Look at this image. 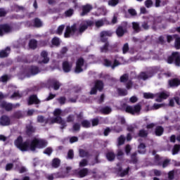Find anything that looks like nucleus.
I'll return each mask as SVG.
<instances>
[{"label":"nucleus","mask_w":180,"mask_h":180,"mask_svg":"<svg viewBox=\"0 0 180 180\" xmlns=\"http://www.w3.org/2000/svg\"><path fill=\"white\" fill-rule=\"evenodd\" d=\"M47 144V141L44 139L34 138L30 144L28 142L23 143V151H36V148H44Z\"/></svg>","instance_id":"nucleus-1"},{"label":"nucleus","mask_w":180,"mask_h":180,"mask_svg":"<svg viewBox=\"0 0 180 180\" xmlns=\"http://www.w3.org/2000/svg\"><path fill=\"white\" fill-rule=\"evenodd\" d=\"M113 32L110 30H103L100 32V41L104 45L100 48L101 53H108L110 46L108 37H112Z\"/></svg>","instance_id":"nucleus-2"},{"label":"nucleus","mask_w":180,"mask_h":180,"mask_svg":"<svg viewBox=\"0 0 180 180\" xmlns=\"http://www.w3.org/2000/svg\"><path fill=\"white\" fill-rule=\"evenodd\" d=\"M168 64H174L176 67H180V53L179 52H172L171 56L167 57Z\"/></svg>","instance_id":"nucleus-3"},{"label":"nucleus","mask_w":180,"mask_h":180,"mask_svg":"<svg viewBox=\"0 0 180 180\" xmlns=\"http://www.w3.org/2000/svg\"><path fill=\"white\" fill-rule=\"evenodd\" d=\"M39 72H40V68L36 65H31L27 68V71L24 70V77L29 78L30 77L37 75Z\"/></svg>","instance_id":"nucleus-4"},{"label":"nucleus","mask_w":180,"mask_h":180,"mask_svg":"<svg viewBox=\"0 0 180 180\" xmlns=\"http://www.w3.org/2000/svg\"><path fill=\"white\" fill-rule=\"evenodd\" d=\"M77 30H78L77 29L76 23L73 24L71 27L67 26L65 29V32L64 33V37H65L66 39L71 37V34L72 35L75 34Z\"/></svg>","instance_id":"nucleus-5"},{"label":"nucleus","mask_w":180,"mask_h":180,"mask_svg":"<svg viewBox=\"0 0 180 180\" xmlns=\"http://www.w3.org/2000/svg\"><path fill=\"white\" fill-rule=\"evenodd\" d=\"M141 111V105L138 103L134 107L131 105H127L125 108V112L127 113H130L131 115H135V113H139Z\"/></svg>","instance_id":"nucleus-6"},{"label":"nucleus","mask_w":180,"mask_h":180,"mask_svg":"<svg viewBox=\"0 0 180 180\" xmlns=\"http://www.w3.org/2000/svg\"><path fill=\"white\" fill-rule=\"evenodd\" d=\"M126 32H127V22H124L117 27L115 33L117 37H123Z\"/></svg>","instance_id":"nucleus-7"},{"label":"nucleus","mask_w":180,"mask_h":180,"mask_svg":"<svg viewBox=\"0 0 180 180\" xmlns=\"http://www.w3.org/2000/svg\"><path fill=\"white\" fill-rule=\"evenodd\" d=\"M36 130H37V129L33 125V122L32 121L25 125V134L27 137H32L33 134L36 133Z\"/></svg>","instance_id":"nucleus-8"},{"label":"nucleus","mask_w":180,"mask_h":180,"mask_svg":"<svg viewBox=\"0 0 180 180\" xmlns=\"http://www.w3.org/2000/svg\"><path fill=\"white\" fill-rule=\"evenodd\" d=\"M84 64H85V60L84 58L80 57L76 61V66L75 68V72L77 74H79L84 71V69H82V67H84Z\"/></svg>","instance_id":"nucleus-9"},{"label":"nucleus","mask_w":180,"mask_h":180,"mask_svg":"<svg viewBox=\"0 0 180 180\" xmlns=\"http://www.w3.org/2000/svg\"><path fill=\"white\" fill-rule=\"evenodd\" d=\"M120 64L119 60L116 59H115L113 63L108 58L103 60V65H105V67H111L112 70H115Z\"/></svg>","instance_id":"nucleus-10"},{"label":"nucleus","mask_w":180,"mask_h":180,"mask_svg":"<svg viewBox=\"0 0 180 180\" xmlns=\"http://www.w3.org/2000/svg\"><path fill=\"white\" fill-rule=\"evenodd\" d=\"M13 30V27L8 24L0 25V36H4L5 33H11Z\"/></svg>","instance_id":"nucleus-11"},{"label":"nucleus","mask_w":180,"mask_h":180,"mask_svg":"<svg viewBox=\"0 0 180 180\" xmlns=\"http://www.w3.org/2000/svg\"><path fill=\"white\" fill-rule=\"evenodd\" d=\"M41 101L39 99V98H37V95L36 94H32L31 96H30L28 100H27V104L29 105V106L32 105H39L40 104Z\"/></svg>","instance_id":"nucleus-12"},{"label":"nucleus","mask_w":180,"mask_h":180,"mask_svg":"<svg viewBox=\"0 0 180 180\" xmlns=\"http://www.w3.org/2000/svg\"><path fill=\"white\" fill-rule=\"evenodd\" d=\"M169 88H178L180 85V79L179 78H172L168 80Z\"/></svg>","instance_id":"nucleus-13"},{"label":"nucleus","mask_w":180,"mask_h":180,"mask_svg":"<svg viewBox=\"0 0 180 180\" xmlns=\"http://www.w3.org/2000/svg\"><path fill=\"white\" fill-rule=\"evenodd\" d=\"M89 26H94V21L89 20L86 23L81 25L78 30L79 33H84Z\"/></svg>","instance_id":"nucleus-14"},{"label":"nucleus","mask_w":180,"mask_h":180,"mask_svg":"<svg viewBox=\"0 0 180 180\" xmlns=\"http://www.w3.org/2000/svg\"><path fill=\"white\" fill-rule=\"evenodd\" d=\"M41 57L44 59L39 60V64H49L50 58H49V53L46 51H42L41 52Z\"/></svg>","instance_id":"nucleus-15"},{"label":"nucleus","mask_w":180,"mask_h":180,"mask_svg":"<svg viewBox=\"0 0 180 180\" xmlns=\"http://www.w3.org/2000/svg\"><path fill=\"white\" fill-rule=\"evenodd\" d=\"M94 8L92 7V5L91 4H86L84 6H82V13H81V16H86V15H88L89 12L91 11V10Z\"/></svg>","instance_id":"nucleus-16"},{"label":"nucleus","mask_w":180,"mask_h":180,"mask_svg":"<svg viewBox=\"0 0 180 180\" xmlns=\"http://www.w3.org/2000/svg\"><path fill=\"white\" fill-rule=\"evenodd\" d=\"M62 68L65 72H70L72 68V64L70 63L68 60H65L62 63Z\"/></svg>","instance_id":"nucleus-17"},{"label":"nucleus","mask_w":180,"mask_h":180,"mask_svg":"<svg viewBox=\"0 0 180 180\" xmlns=\"http://www.w3.org/2000/svg\"><path fill=\"white\" fill-rule=\"evenodd\" d=\"M89 172V169H88V168H83L76 172V176H77V178H85V176L88 175Z\"/></svg>","instance_id":"nucleus-18"},{"label":"nucleus","mask_w":180,"mask_h":180,"mask_svg":"<svg viewBox=\"0 0 180 180\" xmlns=\"http://www.w3.org/2000/svg\"><path fill=\"white\" fill-rule=\"evenodd\" d=\"M15 146L18 148V150L23 151V137L18 136L15 141Z\"/></svg>","instance_id":"nucleus-19"},{"label":"nucleus","mask_w":180,"mask_h":180,"mask_svg":"<svg viewBox=\"0 0 180 180\" xmlns=\"http://www.w3.org/2000/svg\"><path fill=\"white\" fill-rule=\"evenodd\" d=\"M153 77V73H148L146 72H141L138 75V79H143V81H146V79H148L149 78H151Z\"/></svg>","instance_id":"nucleus-20"},{"label":"nucleus","mask_w":180,"mask_h":180,"mask_svg":"<svg viewBox=\"0 0 180 180\" xmlns=\"http://www.w3.org/2000/svg\"><path fill=\"white\" fill-rule=\"evenodd\" d=\"M33 22V27L35 29H40V27H43V21L39 18H35L32 20Z\"/></svg>","instance_id":"nucleus-21"},{"label":"nucleus","mask_w":180,"mask_h":180,"mask_svg":"<svg viewBox=\"0 0 180 180\" xmlns=\"http://www.w3.org/2000/svg\"><path fill=\"white\" fill-rule=\"evenodd\" d=\"M11 124V120L8 116L4 115L0 118L1 126H9Z\"/></svg>","instance_id":"nucleus-22"},{"label":"nucleus","mask_w":180,"mask_h":180,"mask_svg":"<svg viewBox=\"0 0 180 180\" xmlns=\"http://www.w3.org/2000/svg\"><path fill=\"white\" fill-rule=\"evenodd\" d=\"M71 171V167H67L65 172H61L58 173V178H67V176H70V172Z\"/></svg>","instance_id":"nucleus-23"},{"label":"nucleus","mask_w":180,"mask_h":180,"mask_svg":"<svg viewBox=\"0 0 180 180\" xmlns=\"http://www.w3.org/2000/svg\"><path fill=\"white\" fill-rule=\"evenodd\" d=\"M105 158H107L108 161L112 162L114 160H115L116 154H115V152L110 150L105 153Z\"/></svg>","instance_id":"nucleus-24"},{"label":"nucleus","mask_w":180,"mask_h":180,"mask_svg":"<svg viewBox=\"0 0 180 180\" xmlns=\"http://www.w3.org/2000/svg\"><path fill=\"white\" fill-rule=\"evenodd\" d=\"M147 146H146V143H141L138 146V153L139 154H146L147 153Z\"/></svg>","instance_id":"nucleus-25"},{"label":"nucleus","mask_w":180,"mask_h":180,"mask_svg":"<svg viewBox=\"0 0 180 180\" xmlns=\"http://www.w3.org/2000/svg\"><path fill=\"white\" fill-rule=\"evenodd\" d=\"M154 133L158 137H161L164 134V127L162 126H157Z\"/></svg>","instance_id":"nucleus-26"},{"label":"nucleus","mask_w":180,"mask_h":180,"mask_svg":"<svg viewBox=\"0 0 180 180\" xmlns=\"http://www.w3.org/2000/svg\"><path fill=\"white\" fill-rule=\"evenodd\" d=\"M169 95L162 91L159 94L158 97L156 98V102H162V99H167Z\"/></svg>","instance_id":"nucleus-27"},{"label":"nucleus","mask_w":180,"mask_h":180,"mask_svg":"<svg viewBox=\"0 0 180 180\" xmlns=\"http://www.w3.org/2000/svg\"><path fill=\"white\" fill-rule=\"evenodd\" d=\"M1 108H4V109H6V110H12V109H13V108H16V105H14L11 103H8L5 101H3L1 103Z\"/></svg>","instance_id":"nucleus-28"},{"label":"nucleus","mask_w":180,"mask_h":180,"mask_svg":"<svg viewBox=\"0 0 180 180\" xmlns=\"http://www.w3.org/2000/svg\"><path fill=\"white\" fill-rule=\"evenodd\" d=\"M119 45L117 43L110 45L109 51L110 53H119Z\"/></svg>","instance_id":"nucleus-29"},{"label":"nucleus","mask_w":180,"mask_h":180,"mask_svg":"<svg viewBox=\"0 0 180 180\" xmlns=\"http://www.w3.org/2000/svg\"><path fill=\"white\" fill-rule=\"evenodd\" d=\"M148 136V131L142 129L138 132V137H141L142 139H146V137Z\"/></svg>","instance_id":"nucleus-30"},{"label":"nucleus","mask_w":180,"mask_h":180,"mask_svg":"<svg viewBox=\"0 0 180 180\" xmlns=\"http://www.w3.org/2000/svg\"><path fill=\"white\" fill-rule=\"evenodd\" d=\"M9 53H11V49L9 47H7L5 50L1 51H0L1 58L8 57V56L9 55Z\"/></svg>","instance_id":"nucleus-31"},{"label":"nucleus","mask_w":180,"mask_h":180,"mask_svg":"<svg viewBox=\"0 0 180 180\" xmlns=\"http://www.w3.org/2000/svg\"><path fill=\"white\" fill-rule=\"evenodd\" d=\"M100 112L102 113V115H109L110 112H112V108L109 106L102 107L100 109Z\"/></svg>","instance_id":"nucleus-32"},{"label":"nucleus","mask_w":180,"mask_h":180,"mask_svg":"<svg viewBox=\"0 0 180 180\" xmlns=\"http://www.w3.org/2000/svg\"><path fill=\"white\" fill-rule=\"evenodd\" d=\"M29 47L32 50H36L37 49V40L33 39L29 41Z\"/></svg>","instance_id":"nucleus-33"},{"label":"nucleus","mask_w":180,"mask_h":180,"mask_svg":"<svg viewBox=\"0 0 180 180\" xmlns=\"http://www.w3.org/2000/svg\"><path fill=\"white\" fill-rule=\"evenodd\" d=\"M79 157H81V158H84L85 157L88 158V157L91 156V155L89 154V152H88L84 149L79 150Z\"/></svg>","instance_id":"nucleus-34"},{"label":"nucleus","mask_w":180,"mask_h":180,"mask_svg":"<svg viewBox=\"0 0 180 180\" xmlns=\"http://www.w3.org/2000/svg\"><path fill=\"white\" fill-rule=\"evenodd\" d=\"M98 91H102L103 89V82L101 80H97L95 83V86Z\"/></svg>","instance_id":"nucleus-35"},{"label":"nucleus","mask_w":180,"mask_h":180,"mask_svg":"<svg viewBox=\"0 0 180 180\" xmlns=\"http://www.w3.org/2000/svg\"><path fill=\"white\" fill-rule=\"evenodd\" d=\"M56 117L53 118L51 121V123L52 124H54V123H58L59 124V123H62L64 124V123L63 122V118L60 116H55Z\"/></svg>","instance_id":"nucleus-36"},{"label":"nucleus","mask_w":180,"mask_h":180,"mask_svg":"<svg viewBox=\"0 0 180 180\" xmlns=\"http://www.w3.org/2000/svg\"><path fill=\"white\" fill-rule=\"evenodd\" d=\"M174 48L176 50H180V37L179 34H177L176 39H174Z\"/></svg>","instance_id":"nucleus-37"},{"label":"nucleus","mask_w":180,"mask_h":180,"mask_svg":"<svg viewBox=\"0 0 180 180\" xmlns=\"http://www.w3.org/2000/svg\"><path fill=\"white\" fill-rule=\"evenodd\" d=\"M51 44L53 46H56V47H58V46H60V44H61L60 38H58L57 37H54L51 40Z\"/></svg>","instance_id":"nucleus-38"},{"label":"nucleus","mask_w":180,"mask_h":180,"mask_svg":"<svg viewBox=\"0 0 180 180\" xmlns=\"http://www.w3.org/2000/svg\"><path fill=\"white\" fill-rule=\"evenodd\" d=\"M60 162H61V161L60 160V159L54 158L52 160L51 166L53 167V168H58V167H60Z\"/></svg>","instance_id":"nucleus-39"},{"label":"nucleus","mask_w":180,"mask_h":180,"mask_svg":"<svg viewBox=\"0 0 180 180\" xmlns=\"http://www.w3.org/2000/svg\"><path fill=\"white\" fill-rule=\"evenodd\" d=\"M81 126L84 129H89V127H91V122L87 120H84L81 122Z\"/></svg>","instance_id":"nucleus-40"},{"label":"nucleus","mask_w":180,"mask_h":180,"mask_svg":"<svg viewBox=\"0 0 180 180\" xmlns=\"http://www.w3.org/2000/svg\"><path fill=\"white\" fill-rule=\"evenodd\" d=\"M132 28L136 33L141 32V28L140 27V24H139V22H132Z\"/></svg>","instance_id":"nucleus-41"},{"label":"nucleus","mask_w":180,"mask_h":180,"mask_svg":"<svg viewBox=\"0 0 180 180\" xmlns=\"http://www.w3.org/2000/svg\"><path fill=\"white\" fill-rule=\"evenodd\" d=\"M131 161L132 164H137V162H139V159H137V152L131 155Z\"/></svg>","instance_id":"nucleus-42"},{"label":"nucleus","mask_w":180,"mask_h":180,"mask_svg":"<svg viewBox=\"0 0 180 180\" xmlns=\"http://www.w3.org/2000/svg\"><path fill=\"white\" fill-rule=\"evenodd\" d=\"M179 151H180V145L179 144L174 145L172 149V155H176V154H178Z\"/></svg>","instance_id":"nucleus-43"},{"label":"nucleus","mask_w":180,"mask_h":180,"mask_svg":"<svg viewBox=\"0 0 180 180\" xmlns=\"http://www.w3.org/2000/svg\"><path fill=\"white\" fill-rule=\"evenodd\" d=\"M37 122L38 123H45L47 124L48 121L44 118V116L43 115H38L37 118Z\"/></svg>","instance_id":"nucleus-44"},{"label":"nucleus","mask_w":180,"mask_h":180,"mask_svg":"<svg viewBox=\"0 0 180 180\" xmlns=\"http://www.w3.org/2000/svg\"><path fill=\"white\" fill-rule=\"evenodd\" d=\"M64 14L66 18H71V16L74 15V9L69 8L68 10L65 11Z\"/></svg>","instance_id":"nucleus-45"},{"label":"nucleus","mask_w":180,"mask_h":180,"mask_svg":"<svg viewBox=\"0 0 180 180\" xmlns=\"http://www.w3.org/2000/svg\"><path fill=\"white\" fill-rule=\"evenodd\" d=\"M52 86H53L54 91H58L60 89V86H61V84H60V82L54 81L52 83Z\"/></svg>","instance_id":"nucleus-46"},{"label":"nucleus","mask_w":180,"mask_h":180,"mask_svg":"<svg viewBox=\"0 0 180 180\" xmlns=\"http://www.w3.org/2000/svg\"><path fill=\"white\" fill-rule=\"evenodd\" d=\"M118 146H123L124 144V141H126V138L123 135H120L117 139Z\"/></svg>","instance_id":"nucleus-47"},{"label":"nucleus","mask_w":180,"mask_h":180,"mask_svg":"<svg viewBox=\"0 0 180 180\" xmlns=\"http://www.w3.org/2000/svg\"><path fill=\"white\" fill-rule=\"evenodd\" d=\"M65 27V25H60L56 30V34L61 36V34H63V32H64Z\"/></svg>","instance_id":"nucleus-48"},{"label":"nucleus","mask_w":180,"mask_h":180,"mask_svg":"<svg viewBox=\"0 0 180 180\" xmlns=\"http://www.w3.org/2000/svg\"><path fill=\"white\" fill-rule=\"evenodd\" d=\"M176 36H177V34H174L173 35H167V43H171V41H174L176 39Z\"/></svg>","instance_id":"nucleus-49"},{"label":"nucleus","mask_w":180,"mask_h":180,"mask_svg":"<svg viewBox=\"0 0 180 180\" xmlns=\"http://www.w3.org/2000/svg\"><path fill=\"white\" fill-rule=\"evenodd\" d=\"M73 131H79L81 130V124L75 122L72 126Z\"/></svg>","instance_id":"nucleus-50"},{"label":"nucleus","mask_w":180,"mask_h":180,"mask_svg":"<svg viewBox=\"0 0 180 180\" xmlns=\"http://www.w3.org/2000/svg\"><path fill=\"white\" fill-rule=\"evenodd\" d=\"M130 171V167H128L125 170H122L121 173H120V176L123 178V176H126V175H129V172Z\"/></svg>","instance_id":"nucleus-51"},{"label":"nucleus","mask_w":180,"mask_h":180,"mask_svg":"<svg viewBox=\"0 0 180 180\" xmlns=\"http://www.w3.org/2000/svg\"><path fill=\"white\" fill-rule=\"evenodd\" d=\"M117 91L120 96H126L127 95V90L124 89H118Z\"/></svg>","instance_id":"nucleus-52"},{"label":"nucleus","mask_w":180,"mask_h":180,"mask_svg":"<svg viewBox=\"0 0 180 180\" xmlns=\"http://www.w3.org/2000/svg\"><path fill=\"white\" fill-rule=\"evenodd\" d=\"M129 50H130V48L129 47V44H124V46H122L123 54H127L129 52Z\"/></svg>","instance_id":"nucleus-53"},{"label":"nucleus","mask_w":180,"mask_h":180,"mask_svg":"<svg viewBox=\"0 0 180 180\" xmlns=\"http://www.w3.org/2000/svg\"><path fill=\"white\" fill-rule=\"evenodd\" d=\"M68 160H74V150L70 149L68 152Z\"/></svg>","instance_id":"nucleus-54"},{"label":"nucleus","mask_w":180,"mask_h":180,"mask_svg":"<svg viewBox=\"0 0 180 180\" xmlns=\"http://www.w3.org/2000/svg\"><path fill=\"white\" fill-rule=\"evenodd\" d=\"M143 98L145 99H154V94L153 93H144Z\"/></svg>","instance_id":"nucleus-55"},{"label":"nucleus","mask_w":180,"mask_h":180,"mask_svg":"<svg viewBox=\"0 0 180 180\" xmlns=\"http://www.w3.org/2000/svg\"><path fill=\"white\" fill-rule=\"evenodd\" d=\"M162 17L161 16L155 17L153 19V25H158V23H162Z\"/></svg>","instance_id":"nucleus-56"},{"label":"nucleus","mask_w":180,"mask_h":180,"mask_svg":"<svg viewBox=\"0 0 180 180\" xmlns=\"http://www.w3.org/2000/svg\"><path fill=\"white\" fill-rule=\"evenodd\" d=\"M103 25H105V22L103 21V19L98 20L95 22L96 27H102Z\"/></svg>","instance_id":"nucleus-57"},{"label":"nucleus","mask_w":180,"mask_h":180,"mask_svg":"<svg viewBox=\"0 0 180 180\" xmlns=\"http://www.w3.org/2000/svg\"><path fill=\"white\" fill-rule=\"evenodd\" d=\"M129 81V75L124 74L120 77V82H127Z\"/></svg>","instance_id":"nucleus-58"},{"label":"nucleus","mask_w":180,"mask_h":180,"mask_svg":"<svg viewBox=\"0 0 180 180\" xmlns=\"http://www.w3.org/2000/svg\"><path fill=\"white\" fill-rule=\"evenodd\" d=\"M91 124H92L93 127H95V126H98V124H99V117H96V118L92 119Z\"/></svg>","instance_id":"nucleus-59"},{"label":"nucleus","mask_w":180,"mask_h":180,"mask_svg":"<svg viewBox=\"0 0 180 180\" xmlns=\"http://www.w3.org/2000/svg\"><path fill=\"white\" fill-rule=\"evenodd\" d=\"M53 153V148L51 147H48L44 150V154H46V155H51Z\"/></svg>","instance_id":"nucleus-60"},{"label":"nucleus","mask_w":180,"mask_h":180,"mask_svg":"<svg viewBox=\"0 0 180 180\" xmlns=\"http://www.w3.org/2000/svg\"><path fill=\"white\" fill-rule=\"evenodd\" d=\"M86 165H88V160L86 159H83L79 162V167L81 168L86 167Z\"/></svg>","instance_id":"nucleus-61"},{"label":"nucleus","mask_w":180,"mask_h":180,"mask_svg":"<svg viewBox=\"0 0 180 180\" xmlns=\"http://www.w3.org/2000/svg\"><path fill=\"white\" fill-rule=\"evenodd\" d=\"M119 4V0H109L108 5L110 6H116Z\"/></svg>","instance_id":"nucleus-62"},{"label":"nucleus","mask_w":180,"mask_h":180,"mask_svg":"<svg viewBox=\"0 0 180 180\" xmlns=\"http://www.w3.org/2000/svg\"><path fill=\"white\" fill-rule=\"evenodd\" d=\"M67 101V98L64 96H61L59 98H58V102L60 103V105H65V101Z\"/></svg>","instance_id":"nucleus-63"},{"label":"nucleus","mask_w":180,"mask_h":180,"mask_svg":"<svg viewBox=\"0 0 180 180\" xmlns=\"http://www.w3.org/2000/svg\"><path fill=\"white\" fill-rule=\"evenodd\" d=\"M25 27H33V20H27L25 22Z\"/></svg>","instance_id":"nucleus-64"}]
</instances>
